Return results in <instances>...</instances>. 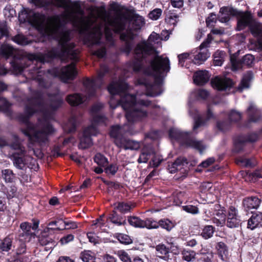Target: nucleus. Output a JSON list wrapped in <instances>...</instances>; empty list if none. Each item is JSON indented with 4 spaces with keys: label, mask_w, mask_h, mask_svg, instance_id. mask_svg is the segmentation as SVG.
<instances>
[{
    "label": "nucleus",
    "mask_w": 262,
    "mask_h": 262,
    "mask_svg": "<svg viewBox=\"0 0 262 262\" xmlns=\"http://www.w3.org/2000/svg\"><path fill=\"white\" fill-rule=\"evenodd\" d=\"M70 6L74 14V24L79 32L84 35L85 41L91 45L100 42L103 30L106 39L111 42L113 33H119L125 30L128 24H132L135 30L140 29L145 24L142 16L130 12H117L114 16H111L103 11L99 12L98 16L91 13L88 16H84L79 3L71 4L70 0H67V21Z\"/></svg>",
    "instance_id": "nucleus-1"
},
{
    "label": "nucleus",
    "mask_w": 262,
    "mask_h": 262,
    "mask_svg": "<svg viewBox=\"0 0 262 262\" xmlns=\"http://www.w3.org/2000/svg\"><path fill=\"white\" fill-rule=\"evenodd\" d=\"M136 83L139 85H144L146 89V93H137L135 96L129 95L127 93V85L123 80H119L117 82L113 81L107 87V90L111 95L110 105L111 108H115L121 105L125 111V117L128 124L123 126L115 125L111 127L110 136L114 138V142L117 139L122 140L124 137L123 135L132 130L130 124L139 121L147 116L145 111L138 108V106L152 107L156 106L148 101L147 96H156L161 93H157L154 91L155 85L148 83L144 79H139Z\"/></svg>",
    "instance_id": "nucleus-2"
},
{
    "label": "nucleus",
    "mask_w": 262,
    "mask_h": 262,
    "mask_svg": "<svg viewBox=\"0 0 262 262\" xmlns=\"http://www.w3.org/2000/svg\"><path fill=\"white\" fill-rule=\"evenodd\" d=\"M160 41L159 35L152 32L147 41L142 42L137 46L134 51L135 59L130 66L134 71H139L143 64V59L147 55H151L152 58L150 65L145 72L156 78H163L166 75L170 70V61L167 57L159 56L156 51L155 45Z\"/></svg>",
    "instance_id": "nucleus-3"
},
{
    "label": "nucleus",
    "mask_w": 262,
    "mask_h": 262,
    "mask_svg": "<svg viewBox=\"0 0 262 262\" xmlns=\"http://www.w3.org/2000/svg\"><path fill=\"white\" fill-rule=\"evenodd\" d=\"M37 6L47 9L50 6L62 8L61 14L46 16L39 12H33L31 16L35 27L41 36L50 38L57 37L62 28L66 26V0H41Z\"/></svg>",
    "instance_id": "nucleus-4"
},
{
    "label": "nucleus",
    "mask_w": 262,
    "mask_h": 262,
    "mask_svg": "<svg viewBox=\"0 0 262 262\" xmlns=\"http://www.w3.org/2000/svg\"><path fill=\"white\" fill-rule=\"evenodd\" d=\"M107 71L108 68L106 66H101L100 69L98 72L97 77L95 79L91 80L87 79L83 82L85 89V92L87 96L82 97L77 94L69 95L68 97H67V101H68L72 105H77L83 102L88 98L94 96L96 90L100 88L102 84V78Z\"/></svg>",
    "instance_id": "nucleus-5"
},
{
    "label": "nucleus",
    "mask_w": 262,
    "mask_h": 262,
    "mask_svg": "<svg viewBox=\"0 0 262 262\" xmlns=\"http://www.w3.org/2000/svg\"><path fill=\"white\" fill-rule=\"evenodd\" d=\"M61 34V50L56 48H53L47 53L40 54L39 55L32 54L31 60H36L40 61L42 63L46 62H50L52 60L61 57L62 61L63 62L66 60V29L62 28L60 33L57 37H58ZM54 39H55L54 38Z\"/></svg>",
    "instance_id": "nucleus-6"
},
{
    "label": "nucleus",
    "mask_w": 262,
    "mask_h": 262,
    "mask_svg": "<svg viewBox=\"0 0 262 262\" xmlns=\"http://www.w3.org/2000/svg\"><path fill=\"white\" fill-rule=\"evenodd\" d=\"M74 48L73 45L67 43V81L73 80L77 75L75 64L78 61V51Z\"/></svg>",
    "instance_id": "nucleus-7"
},
{
    "label": "nucleus",
    "mask_w": 262,
    "mask_h": 262,
    "mask_svg": "<svg viewBox=\"0 0 262 262\" xmlns=\"http://www.w3.org/2000/svg\"><path fill=\"white\" fill-rule=\"evenodd\" d=\"M169 135L171 138L181 140L187 145L194 148L201 152L205 148V146L201 141L190 138L187 133L182 132L178 129L171 128L169 132Z\"/></svg>",
    "instance_id": "nucleus-8"
},
{
    "label": "nucleus",
    "mask_w": 262,
    "mask_h": 262,
    "mask_svg": "<svg viewBox=\"0 0 262 262\" xmlns=\"http://www.w3.org/2000/svg\"><path fill=\"white\" fill-rule=\"evenodd\" d=\"M212 40V35L210 34H208L207 39L201 43L199 49H196L195 52L192 53L194 63L201 64L210 56V54L207 48L209 47V45Z\"/></svg>",
    "instance_id": "nucleus-9"
},
{
    "label": "nucleus",
    "mask_w": 262,
    "mask_h": 262,
    "mask_svg": "<svg viewBox=\"0 0 262 262\" xmlns=\"http://www.w3.org/2000/svg\"><path fill=\"white\" fill-rule=\"evenodd\" d=\"M98 133V130L95 124H92L86 127L83 131V136L80 139L79 147L85 149L91 146L92 144L91 137L96 136Z\"/></svg>",
    "instance_id": "nucleus-10"
},
{
    "label": "nucleus",
    "mask_w": 262,
    "mask_h": 262,
    "mask_svg": "<svg viewBox=\"0 0 262 262\" xmlns=\"http://www.w3.org/2000/svg\"><path fill=\"white\" fill-rule=\"evenodd\" d=\"M129 224L136 228H147L148 229L157 228L158 227L157 223L151 219L142 220L136 216H130L128 218Z\"/></svg>",
    "instance_id": "nucleus-11"
},
{
    "label": "nucleus",
    "mask_w": 262,
    "mask_h": 262,
    "mask_svg": "<svg viewBox=\"0 0 262 262\" xmlns=\"http://www.w3.org/2000/svg\"><path fill=\"white\" fill-rule=\"evenodd\" d=\"M23 134L28 138L29 141L31 144L45 143L47 140V137L43 134L41 130H36L34 125L33 129L25 130Z\"/></svg>",
    "instance_id": "nucleus-12"
},
{
    "label": "nucleus",
    "mask_w": 262,
    "mask_h": 262,
    "mask_svg": "<svg viewBox=\"0 0 262 262\" xmlns=\"http://www.w3.org/2000/svg\"><path fill=\"white\" fill-rule=\"evenodd\" d=\"M211 85L214 89L223 91L231 88L233 82L229 78L217 76L211 80Z\"/></svg>",
    "instance_id": "nucleus-13"
},
{
    "label": "nucleus",
    "mask_w": 262,
    "mask_h": 262,
    "mask_svg": "<svg viewBox=\"0 0 262 262\" xmlns=\"http://www.w3.org/2000/svg\"><path fill=\"white\" fill-rule=\"evenodd\" d=\"M241 222L237 210L233 207H230L227 214V226L231 228H236L239 226Z\"/></svg>",
    "instance_id": "nucleus-14"
},
{
    "label": "nucleus",
    "mask_w": 262,
    "mask_h": 262,
    "mask_svg": "<svg viewBox=\"0 0 262 262\" xmlns=\"http://www.w3.org/2000/svg\"><path fill=\"white\" fill-rule=\"evenodd\" d=\"M143 147L137 160L139 163H147L150 156L155 155V150L151 144H148L144 142L143 143Z\"/></svg>",
    "instance_id": "nucleus-15"
},
{
    "label": "nucleus",
    "mask_w": 262,
    "mask_h": 262,
    "mask_svg": "<svg viewBox=\"0 0 262 262\" xmlns=\"http://www.w3.org/2000/svg\"><path fill=\"white\" fill-rule=\"evenodd\" d=\"M116 145L119 148H123L125 150H137L141 146L140 143L125 138L122 140L117 139Z\"/></svg>",
    "instance_id": "nucleus-16"
},
{
    "label": "nucleus",
    "mask_w": 262,
    "mask_h": 262,
    "mask_svg": "<svg viewBox=\"0 0 262 262\" xmlns=\"http://www.w3.org/2000/svg\"><path fill=\"white\" fill-rule=\"evenodd\" d=\"M13 234H9L5 237L0 239V253L9 252L15 247Z\"/></svg>",
    "instance_id": "nucleus-17"
},
{
    "label": "nucleus",
    "mask_w": 262,
    "mask_h": 262,
    "mask_svg": "<svg viewBox=\"0 0 262 262\" xmlns=\"http://www.w3.org/2000/svg\"><path fill=\"white\" fill-rule=\"evenodd\" d=\"M135 36V34L132 31V30L130 29L128 30V29L126 30L125 32L122 33L120 35L121 39L125 41V45L123 51L127 54L132 49V40L134 38Z\"/></svg>",
    "instance_id": "nucleus-18"
},
{
    "label": "nucleus",
    "mask_w": 262,
    "mask_h": 262,
    "mask_svg": "<svg viewBox=\"0 0 262 262\" xmlns=\"http://www.w3.org/2000/svg\"><path fill=\"white\" fill-rule=\"evenodd\" d=\"M238 14V11L232 7H225L221 8L219 15V21L226 23L230 19V16H236Z\"/></svg>",
    "instance_id": "nucleus-19"
},
{
    "label": "nucleus",
    "mask_w": 262,
    "mask_h": 262,
    "mask_svg": "<svg viewBox=\"0 0 262 262\" xmlns=\"http://www.w3.org/2000/svg\"><path fill=\"white\" fill-rule=\"evenodd\" d=\"M25 154H19L14 152L11 155V160L13 161L14 166L17 169L24 170L26 168L27 165L26 160L24 156Z\"/></svg>",
    "instance_id": "nucleus-20"
},
{
    "label": "nucleus",
    "mask_w": 262,
    "mask_h": 262,
    "mask_svg": "<svg viewBox=\"0 0 262 262\" xmlns=\"http://www.w3.org/2000/svg\"><path fill=\"white\" fill-rule=\"evenodd\" d=\"M237 16V15H236ZM238 16L239 18L237 21V28L238 30H241L251 24V17L250 14L248 13H243L238 11Z\"/></svg>",
    "instance_id": "nucleus-21"
},
{
    "label": "nucleus",
    "mask_w": 262,
    "mask_h": 262,
    "mask_svg": "<svg viewBox=\"0 0 262 262\" xmlns=\"http://www.w3.org/2000/svg\"><path fill=\"white\" fill-rule=\"evenodd\" d=\"M188 164L187 160L183 157L178 158L174 163L168 165V170L171 173H175L178 170L184 168Z\"/></svg>",
    "instance_id": "nucleus-22"
},
{
    "label": "nucleus",
    "mask_w": 262,
    "mask_h": 262,
    "mask_svg": "<svg viewBox=\"0 0 262 262\" xmlns=\"http://www.w3.org/2000/svg\"><path fill=\"white\" fill-rule=\"evenodd\" d=\"M50 230L45 229L41 233V234L38 237V242L42 246H46L48 245H52V246H54L55 241L53 239V235L51 234H48Z\"/></svg>",
    "instance_id": "nucleus-23"
},
{
    "label": "nucleus",
    "mask_w": 262,
    "mask_h": 262,
    "mask_svg": "<svg viewBox=\"0 0 262 262\" xmlns=\"http://www.w3.org/2000/svg\"><path fill=\"white\" fill-rule=\"evenodd\" d=\"M250 29L251 33L255 36H260L258 39L257 43L259 48L262 51V28L260 25L256 23H251L250 25Z\"/></svg>",
    "instance_id": "nucleus-24"
},
{
    "label": "nucleus",
    "mask_w": 262,
    "mask_h": 262,
    "mask_svg": "<svg viewBox=\"0 0 262 262\" xmlns=\"http://www.w3.org/2000/svg\"><path fill=\"white\" fill-rule=\"evenodd\" d=\"M210 76L207 71H199L193 75L194 82L198 85H203L206 83L209 79Z\"/></svg>",
    "instance_id": "nucleus-25"
},
{
    "label": "nucleus",
    "mask_w": 262,
    "mask_h": 262,
    "mask_svg": "<svg viewBox=\"0 0 262 262\" xmlns=\"http://www.w3.org/2000/svg\"><path fill=\"white\" fill-rule=\"evenodd\" d=\"M262 213L258 212L253 214L248 221V228L253 230L258 227L259 225H262Z\"/></svg>",
    "instance_id": "nucleus-26"
},
{
    "label": "nucleus",
    "mask_w": 262,
    "mask_h": 262,
    "mask_svg": "<svg viewBox=\"0 0 262 262\" xmlns=\"http://www.w3.org/2000/svg\"><path fill=\"white\" fill-rule=\"evenodd\" d=\"M260 201L257 197L252 196L247 198L243 200L244 207L248 210L257 209L259 206Z\"/></svg>",
    "instance_id": "nucleus-27"
},
{
    "label": "nucleus",
    "mask_w": 262,
    "mask_h": 262,
    "mask_svg": "<svg viewBox=\"0 0 262 262\" xmlns=\"http://www.w3.org/2000/svg\"><path fill=\"white\" fill-rule=\"evenodd\" d=\"M103 107V104L98 103L94 104L91 110L92 113L94 115L93 121L94 123L104 122L106 118L103 116L96 114L97 113L100 111Z\"/></svg>",
    "instance_id": "nucleus-28"
},
{
    "label": "nucleus",
    "mask_w": 262,
    "mask_h": 262,
    "mask_svg": "<svg viewBox=\"0 0 262 262\" xmlns=\"http://www.w3.org/2000/svg\"><path fill=\"white\" fill-rule=\"evenodd\" d=\"M248 113L249 120L251 122H257L261 117L260 111L252 103L250 104L248 108Z\"/></svg>",
    "instance_id": "nucleus-29"
},
{
    "label": "nucleus",
    "mask_w": 262,
    "mask_h": 262,
    "mask_svg": "<svg viewBox=\"0 0 262 262\" xmlns=\"http://www.w3.org/2000/svg\"><path fill=\"white\" fill-rule=\"evenodd\" d=\"M30 117L28 115L23 114H20L17 117L18 120L24 123L26 127L25 128H21L20 131L22 133H24L25 130H30L33 129V126L34 125L33 123L30 121Z\"/></svg>",
    "instance_id": "nucleus-30"
},
{
    "label": "nucleus",
    "mask_w": 262,
    "mask_h": 262,
    "mask_svg": "<svg viewBox=\"0 0 262 262\" xmlns=\"http://www.w3.org/2000/svg\"><path fill=\"white\" fill-rule=\"evenodd\" d=\"M13 137L14 139V141L11 143H9L8 146L10 147L13 150H18V153L26 154L25 148L19 142L18 136L16 135H13Z\"/></svg>",
    "instance_id": "nucleus-31"
},
{
    "label": "nucleus",
    "mask_w": 262,
    "mask_h": 262,
    "mask_svg": "<svg viewBox=\"0 0 262 262\" xmlns=\"http://www.w3.org/2000/svg\"><path fill=\"white\" fill-rule=\"evenodd\" d=\"M47 72L55 77H58L61 75V81L66 83V66L62 67L60 70L57 68L49 69Z\"/></svg>",
    "instance_id": "nucleus-32"
},
{
    "label": "nucleus",
    "mask_w": 262,
    "mask_h": 262,
    "mask_svg": "<svg viewBox=\"0 0 262 262\" xmlns=\"http://www.w3.org/2000/svg\"><path fill=\"white\" fill-rule=\"evenodd\" d=\"M66 229V222L63 220H58L50 222L47 228V230H51L52 231L62 230Z\"/></svg>",
    "instance_id": "nucleus-33"
},
{
    "label": "nucleus",
    "mask_w": 262,
    "mask_h": 262,
    "mask_svg": "<svg viewBox=\"0 0 262 262\" xmlns=\"http://www.w3.org/2000/svg\"><path fill=\"white\" fill-rule=\"evenodd\" d=\"M62 103V100L61 98L57 95L51 96L50 99L49 107L53 111H56L61 106Z\"/></svg>",
    "instance_id": "nucleus-34"
},
{
    "label": "nucleus",
    "mask_w": 262,
    "mask_h": 262,
    "mask_svg": "<svg viewBox=\"0 0 262 262\" xmlns=\"http://www.w3.org/2000/svg\"><path fill=\"white\" fill-rule=\"evenodd\" d=\"M216 249L218 251V254L223 260H226L228 255V250L226 245L223 242H219Z\"/></svg>",
    "instance_id": "nucleus-35"
},
{
    "label": "nucleus",
    "mask_w": 262,
    "mask_h": 262,
    "mask_svg": "<svg viewBox=\"0 0 262 262\" xmlns=\"http://www.w3.org/2000/svg\"><path fill=\"white\" fill-rule=\"evenodd\" d=\"M11 67L14 72L21 74L24 70L28 67L23 61H13L11 63Z\"/></svg>",
    "instance_id": "nucleus-36"
},
{
    "label": "nucleus",
    "mask_w": 262,
    "mask_h": 262,
    "mask_svg": "<svg viewBox=\"0 0 262 262\" xmlns=\"http://www.w3.org/2000/svg\"><path fill=\"white\" fill-rule=\"evenodd\" d=\"M216 217L213 219V222L217 226H223L225 223L226 215L223 208L219 209L215 214Z\"/></svg>",
    "instance_id": "nucleus-37"
},
{
    "label": "nucleus",
    "mask_w": 262,
    "mask_h": 262,
    "mask_svg": "<svg viewBox=\"0 0 262 262\" xmlns=\"http://www.w3.org/2000/svg\"><path fill=\"white\" fill-rule=\"evenodd\" d=\"M1 54L8 58L13 55L14 49L9 45H2L0 49Z\"/></svg>",
    "instance_id": "nucleus-38"
},
{
    "label": "nucleus",
    "mask_w": 262,
    "mask_h": 262,
    "mask_svg": "<svg viewBox=\"0 0 262 262\" xmlns=\"http://www.w3.org/2000/svg\"><path fill=\"white\" fill-rule=\"evenodd\" d=\"M108 219L112 223L117 226L125 225L126 224V221L122 220V218L118 215L115 210L113 211V214L109 216Z\"/></svg>",
    "instance_id": "nucleus-39"
},
{
    "label": "nucleus",
    "mask_w": 262,
    "mask_h": 262,
    "mask_svg": "<svg viewBox=\"0 0 262 262\" xmlns=\"http://www.w3.org/2000/svg\"><path fill=\"white\" fill-rule=\"evenodd\" d=\"M2 177L6 183H12L15 177L13 170L10 169H5L2 170Z\"/></svg>",
    "instance_id": "nucleus-40"
},
{
    "label": "nucleus",
    "mask_w": 262,
    "mask_h": 262,
    "mask_svg": "<svg viewBox=\"0 0 262 262\" xmlns=\"http://www.w3.org/2000/svg\"><path fill=\"white\" fill-rule=\"evenodd\" d=\"M15 251V254L13 255V256L17 257H29L27 255H24L26 253V245L25 243L20 242Z\"/></svg>",
    "instance_id": "nucleus-41"
},
{
    "label": "nucleus",
    "mask_w": 262,
    "mask_h": 262,
    "mask_svg": "<svg viewBox=\"0 0 262 262\" xmlns=\"http://www.w3.org/2000/svg\"><path fill=\"white\" fill-rule=\"evenodd\" d=\"M17 188L15 185H11L8 188H5L3 191L8 200L14 198L17 193Z\"/></svg>",
    "instance_id": "nucleus-42"
},
{
    "label": "nucleus",
    "mask_w": 262,
    "mask_h": 262,
    "mask_svg": "<svg viewBox=\"0 0 262 262\" xmlns=\"http://www.w3.org/2000/svg\"><path fill=\"white\" fill-rule=\"evenodd\" d=\"M252 78V74L251 72L247 73L243 77L239 89L242 91L243 89L248 88L249 86V81Z\"/></svg>",
    "instance_id": "nucleus-43"
},
{
    "label": "nucleus",
    "mask_w": 262,
    "mask_h": 262,
    "mask_svg": "<svg viewBox=\"0 0 262 262\" xmlns=\"http://www.w3.org/2000/svg\"><path fill=\"white\" fill-rule=\"evenodd\" d=\"M225 53L224 52L217 51L214 54V64L215 66H221L223 63Z\"/></svg>",
    "instance_id": "nucleus-44"
},
{
    "label": "nucleus",
    "mask_w": 262,
    "mask_h": 262,
    "mask_svg": "<svg viewBox=\"0 0 262 262\" xmlns=\"http://www.w3.org/2000/svg\"><path fill=\"white\" fill-rule=\"evenodd\" d=\"M157 224L158 226L159 225L162 228L168 231H170L175 226V224L168 219L161 220Z\"/></svg>",
    "instance_id": "nucleus-45"
},
{
    "label": "nucleus",
    "mask_w": 262,
    "mask_h": 262,
    "mask_svg": "<svg viewBox=\"0 0 262 262\" xmlns=\"http://www.w3.org/2000/svg\"><path fill=\"white\" fill-rule=\"evenodd\" d=\"M199 256V260L200 262H211L213 255L211 252H207L206 253L201 252L198 253Z\"/></svg>",
    "instance_id": "nucleus-46"
},
{
    "label": "nucleus",
    "mask_w": 262,
    "mask_h": 262,
    "mask_svg": "<svg viewBox=\"0 0 262 262\" xmlns=\"http://www.w3.org/2000/svg\"><path fill=\"white\" fill-rule=\"evenodd\" d=\"M236 163L245 167H252L255 165V162L253 159L241 158L236 160Z\"/></svg>",
    "instance_id": "nucleus-47"
},
{
    "label": "nucleus",
    "mask_w": 262,
    "mask_h": 262,
    "mask_svg": "<svg viewBox=\"0 0 262 262\" xmlns=\"http://www.w3.org/2000/svg\"><path fill=\"white\" fill-rule=\"evenodd\" d=\"M157 255L161 258H164L168 253V248L163 244H160L156 247Z\"/></svg>",
    "instance_id": "nucleus-48"
},
{
    "label": "nucleus",
    "mask_w": 262,
    "mask_h": 262,
    "mask_svg": "<svg viewBox=\"0 0 262 262\" xmlns=\"http://www.w3.org/2000/svg\"><path fill=\"white\" fill-rule=\"evenodd\" d=\"M94 161L101 167H105L107 165L108 161L107 159L102 155L97 154L94 158Z\"/></svg>",
    "instance_id": "nucleus-49"
},
{
    "label": "nucleus",
    "mask_w": 262,
    "mask_h": 262,
    "mask_svg": "<svg viewBox=\"0 0 262 262\" xmlns=\"http://www.w3.org/2000/svg\"><path fill=\"white\" fill-rule=\"evenodd\" d=\"M30 11L24 8L18 13V19L20 23H25L28 20L30 17Z\"/></svg>",
    "instance_id": "nucleus-50"
},
{
    "label": "nucleus",
    "mask_w": 262,
    "mask_h": 262,
    "mask_svg": "<svg viewBox=\"0 0 262 262\" xmlns=\"http://www.w3.org/2000/svg\"><path fill=\"white\" fill-rule=\"evenodd\" d=\"M94 255L91 251H84L81 253L80 258L84 262H90L94 259Z\"/></svg>",
    "instance_id": "nucleus-51"
},
{
    "label": "nucleus",
    "mask_w": 262,
    "mask_h": 262,
    "mask_svg": "<svg viewBox=\"0 0 262 262\" xmlns=\"http://www.w3.org/2000/svg\"><path fill=\"white\" fill-rule=\"evenodd\" d=\"M114 205L115 206V209L118 210L122 213L129 211L131 208L129 204L123 202H119L115 204Z\"/></svg>",
    "instance_id": "nucleus-52"
},
{
    "label": "nucleus",
    "mask_w": 262,
    "mask_h": 262,
    "mask_svg": "<svg viewBox=\"0 0 262 262\" xmlns=\"http://www.w3.org/2000/svg\"><path fill=\"white\" fill-rule=\"evenodd\" d=\"M35 233H29V232H24L19 231V237L20 238V242L25 243L29 242L31 241V238L35 236Z\"/></svg>",
    "instance_id": "nucleus-53"
},
{
    "label": "nucleus",
    "mask_w": 262,
    "mask_h": 262,
    "mask_svg": "<svg viewBox=\"0 0 262 262\" xmlns=\"http://www.w3.org/2000/svg\"><path fill=\"white\" fill-rule=\"evenodd\" d=\"M182 254L183 259L187 261H191L194 259L196 255L194 251L187 250H184Z\"/></svg>",
    "instance_id": "nucleus-54"
},
{
    "label": "nucleus",
    "mask_w": 262,
    "mask_h": 262,
    "mask_svg": "<svg viewBox=\"0 0 262 262\" xmlns=\"http://www.w3.org/2000/svg\"><path fill=\"white\" fill-rule=\"evenodd\" d=\"M214 232L213 228L212 226H206L203 230L202 235L206 239L211 237Z\"/></svg>",
    "instance_id": "nucleus-55"
},
{
    "label": "nucleus",
    "mask_w": 262,
    "mask_h": 262,
    "mask_svg": "<svg viewBox=\"0 0 262 262\" xmlns=\"http://www.w3.org/2000/svg\"><path fill=\"white\" fill-rule=\"evenodd\" d=\"M30 102L33 105L36 106H41L42 104V95L39 93L37 92L36 95L34 97L30 99Z\"/></svg>",
    "instance_id": "nucleus-56"
},
{
    "label": "nucleus",
    "mask_w": 262,
    "mask_h": 262,
    "mask_svg": "<svg viewBox=\"0 0 262 262\" xmlns=\"http://www.w3.org/2000/svg\"><path fill=\"white\" fill-rule=\"evenodd\" d=\"M1 99L4 101L2 104V112L7 114H11L12 113L10 108L11 103L5 98H2Z\"/></svg>",
    "instance_id": "nucleus-57"
},
{
    "label": "nucleus",
    "mask_w": 262,
    "mask_h": 262,
    "mask_svg": "<svg viewBox=\"0 0 262 262\" xmlns=\"http://www.w3.org/2000/svg\"><path fill=\"white\" fill-rule=\"evenodd\" d=\"M178 20V16L175 14H169L165 18V21L170 25H176Z\"/></svg>",
    "instance_id": "nucleus-58"
},
{
    "label": "nucleus",
    "mask_w": 262,
    "mask_h": 262,
    "mask_svg": "<svg viewBox=\"0 0 262 262\" xmlns=\"http://www.w3.org/2000/svg\"><path fill=\"white\" fill-rule=\"evenodd\" d=\"M254 57L251 54H247L244 56L241 60L244 66H250L253 63Z\"/></svg>",
    "instance_id": "nucleus-59"
},
{
    "label": "nucleus",
    "mask_w": 262,
    "mask_h": 262,
    "mask_svg": "<svg viewBox=\"0 0 262 262\" xmlns=\"http://www.w3.org/2000/svg\"><path fill=\"white\" fill-rule=\"evenodd\" d=\"M162 10L160 8H156L149 12V17L152 20H157L161 16Z\"/></svg>",
    "instance_id": "nucleus-60"
},
{
    "label": "nucleus",
    "mask_w": 262,
    "mask_h": 262,
    "mask_svg": "<svg viewBox=\"0 0 262 262\" xmlns=\"http://www.w3.org/2000/svg\"><path fill=\"white\" fill-rule=\"evenodd\" d=\"M14 41L20 45H27L29 43L28 39L23 35L18 34L14 37Z\"/></svg>",
    "instance_id": "nucleus-61"
},
{
    "label": "nucleus",
    "mask_w": 262,
    "mask_h": 262,
    "mask_svg": "<svg viewBox=\"0 0 262 262\" xmlns=\"http://www.w3.org/2000/svg\"><path fill=\"white\" fill-rule=\"evenodd\" d=\"M41 130L43 134L46 136V137H47V135H51L54 132V129L52 125L49 122L43 126Z\"/></svg>",
    "instance_id": "nucleus-62"
},
{
    "label": "nucleus",
    "mask_w": 262,
    "mask_h": 262,
    "mask_svg": "<svg viewBox=\"0 0 262 262\" xmlns=\"http://www.w3.org/2000/svg\"><path fill=\"white\" fill-rule=\"evenodd\" d=\"M117 255L120 260L123 262H132L131 258L128 254L123 250L118 251Z\"/></svg>",
    "instance_id": "nucleus-63"
},
{
    "label": "nucleus",
    "mask_w": 262,
    "mask_h": 262,
    "mask_svg": "<svg viewBox=\"0 0 262 262\" xmlns=\"http://www.w3.org/2000/svg\"><path fill=\"white\" fill-rule=\"evenodd\" d=\"M229 117L231 122H237L241 119L242 114L238 112L232 110L231 111Z\"/></svg>",
    "instance_id": "nucleus-64"
}]
</instances>
